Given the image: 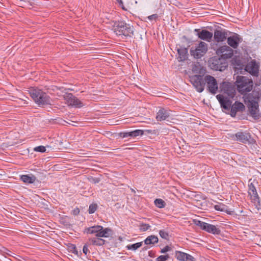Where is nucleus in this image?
<instances>
[{
	"label": "nucleus",
	"mask_w": 261,
	"mask_h": 261,
	"mask_svg": "<svg viewBox=\"0 0 261 261\" xmlns=\"http://www.w3.org/2000/svg\"><path fill=\"white\" fill-rule=\"evenodd\" d=\"M20 179L25 183L32 184L35 182L36 179V177L34 175H22L20 177Z\"/></svg>",
	"instance_id": "bb28decb"
},
{
	"label": "nucleus",
	"mask_w": 261,
	"mask_h": 261,
	"mask_svg": "<svg viewBox=\"0 0 261 261\" xmlns=\"http://www.w3.org/2000/svg\"><path fill=\"white\" fill-rule=\"evenodd\" d=\"M70 251L73 253L77 255L78 251L75 245H72L70 247Z\"/></svg>",
	"instance_id": "37998d69"
},
{
	"label": "nucleus",
	"mask_w": 261,
	"mask_h": 261,
	"mask_svg": "<svg viewBox=\"0 0 261 261\" xmlns=\"http://www.w3.org/2000/svg\"><path fill=\"white\" fill-rule=\"evenodd\" d=\"M236 83L239 92L242 94L250 92L252 89L253 81L246 76H238Z\"/></svg>",
	"instance_id": "20e7f679"
},
{
	"label": "nucleus",
	"mask_w": 261,
	"mask_h": 261,
	"mask_svg": "<svg viewBox=\"0 0 261 261\" xmlns=\"http://www.w3.org/2000/svg\"><path fill=\"white\" fill-rule=\"evenodd\" d=\"M190 81L198 92H202L204 89V76L201 75L189 76Z\"/></svg>",
	"instance_id": "39448f33"
},
{
	"label": "nucleus",
	"mask_w": 261,
	"mask_h": 261,
	"mask_svg": "<svg viewBox=\"0 0 261 261\" xmlns=\"http://www.w3.org/2000/svg\"><path fill=\"white\" fill-rule=\"evenodd\" d=\"M113 30L117 35L131 37L134 34V28L125 21H115L113 25Z\"/></svg>",
	"instance_id": "f03ea898"
},
{
	"label": "nucleus",
	"mask_w": 261,
	"mask_h": 261,
	"mask_svg": "<svg viewBox=\"0 0 261 261\" xmlns=\"http://www.w3.org/2000/svg\"><path fill=\"white\" fill-rule=\"evenodd\" d=\"M29 92L31 97L38 106L44 107L51 105V98L42 90L37 88H31Z\"/></svg>",
	"instance_id": "f257e3e1"
},
{
	"label": "nucleus",
	"mask_w": 261,
	"mask_h": 261,
	"mask_svg": "<svg viewBox=\"0 0 261 261\" xmlns=\"http://www.w3.org/2000/svg\"><path fill=\"white\" fill-rule=\"evenodd\" d=\"M260 80H261V75H260Z\"/></svg>",
	"instance_id": "8fccbe9b"
},
{
	"label": "nucleus",
	"mask_w": 261,
	"mask_h": 261,
	"mask_svg": "<svg viewBox=\"0 0 261 261\" xmlns=\"http://www.w3.org/2000/svg\"><path fill=\"white\" fill-rule=\"evenodd\" d=\"M220 88L222 91L229 96L232 97L234 95L235 90L228 83L223 82L220 86Z\"/></svg>",
	"instance_id": "412c9836"
},
{
	"label": "nucleus",
	"mask_w": 261,
	"mask_h": 261,
	"mask_svg": "<svg viewBox=\"0 0 261 261\" xmlns=\"http://www.w3.org/2000/svg\"><path fill=\"white\" fill-rule=\"evenodd\" d=\"M204 230L214 234H219L221 232V230L218 227L208 223H206Z\"/></svg>",
	"instance_id": "4be33fe9"
},
{
	"label": "nucleus",
	"mask_w": 261,
	"mask_h": 261,
	"mask_svg": "<svg viewBox=\"0 0 261 261\" xmlns=\"http://www.w3.org/2000/svg\"><path fill=\"white\" fill-rule=\"evenodd\" d=\"M220 88L222 91L229 96L232 97L234 95L235 90L228 83L223 82L220 86Z\"/></svg>",
	"instance_id": "aec40b11"
},
{
	"label": "nucleus",
	"mask_w": 261,
	"mask_h": 261,
	"mask_svg": "<svg viewBox=\"0 0 261 261\" xmlns=\"http://www.w3.org/2000/svg\"><path fill=\"white\" fill-rule=\"evenodd\" d=\"M169 258V255L166 254L165 255H160L156 258V261H166Z\"/></svg>",
	"instance_id": "c9c22d12"
},
{
	"label": "nucleus",
	"mask_w": 261,
	"mask_h": 261,
	"mask_svg": "<svg viewBox=\"0 0 261 261\" xmlns=\"http://www.w3.org/2000/svg\"><path fill=\"white\" fill-rule=\"evenodd\" d=\"M216 53L222 59H226L231 58L233 55V50L227 45H223L220 47L216 51Z\"/></svg>",
	"instance_id": "1a4fd4ad"
},
{
	"label": "nucleus",
	"mask_w": 261,
	"mask_h": 261,
	"mask_svg": "<svg viewBox=\"0 0 261 261\" xmlns=\"http://www.w3.org/2000/svg\"><path fill=\"white\" fill-rule=\"evenodd\" d=\"M248 192L251 199L254 203H259V196L257 194L256 188L252 183L249 185Z\"/></svg>",
	"instance_id": "ddd939ff"
},
{
	"label": "nucleus",
	"mask_w": 261,
	"mask_h": 261,
	"mask_svg": "<svg viewBox=\"0 0 261 261\" xmlns=\"http://www.w3.org/2000/svg\"><path fill=\"white\" fill-rule=\"evenodd\" d=\"M216 69H218V67H217V68H216Z\"/></svg>",
	"instance_id": "09e8293b"
},
{
	"label": "nucleus",
	"mask_w": 261,
	"mask_h": 261,
	"mask_svg": "<svg viewBox=\"0 0 261 261\" xmlns=\"http://www.w3.org/2000/svg\"><path fill=\"white\" fill-rule=\"evenodd\" d=\"M98 234L99 237L108 238L112 234V230L110 228H103L102 227V230L100 231Z\"/></svg>",
	"instance_id": "a878e982"
},
{
	"label": "nucleus",
	"mask_w": 261,
	"mask_h": 261,
	"mask_svg": "<svg viewBox=\"0 0 261 261\" xmlns=\"http://www.w3.org/2000/svg\"><path fill=\"white\" fill-rule=\"evenodd\" d=\"M259 64L255 60H251L249 61L245 67V70L254 76H258L259 73Z\"/></svg>",
	"instance_id": "6e6552de"
},
{
	"label": "nucleus",
	"mask_w": 261,
	"mask_h": 261,
	"mask_svg": "<svg viewBox=\"0 0 261 261\" xmlns=\"http://www.w3.org/2000/svg\"><path fill=\"white\" fill-rule=\"evenodd\" d=\"M245 110L244 105L240 102L236 101L231 106L230 109V115L234 117L237 113L242 112Z\"/></svg>",
	"instance_id": "2eb2a0df"
},
{
	"label": "nucleus",
	"mask_w": 261,
	"mask_h": 261,
	"mask_svg": "<svg viewBox=\"0 0 261 261\" xmlns=\"http://www.w3.org/2000/svg\"><path fill=\"white\" fill-rule=\"evenodd\" d=\"M216 98L220 102L221 107L225 110H229L231 105V101L227 97H225L223 95L218 94Z\"/></svg>",
	"instance_id": "dca6fc26"
},
{
	"label": "nucleus",
	"mask_w": 261,
	"mask_h": 261,
	"mask_svg": "<svg viewBox=\"0 0 261 261\" xmlns=\"http://www.w3.org/2000/svg\"><path fill=\"white\" fill-rule=\"evenodd\" d=\"M242 39L240 35L234 34L232 36H229L227 39L228 44L233 48H237L239 43L242 41Z\"/></svg>",
	"instance_id": "f8f14e48"
},
{
	"label": "nucleus",
	"mask_w": 261,
	"mask_h": 261,
	"mask_svg": "<svg viewBox=\"0 0 261 261\" xmlns=\"http://www.w3.org/2000/svg\"><path fill=\"white\" fill-rule=\"evenodd\" d=\"M142 245V242L137 243L132 245H127V248L129 250H136Z\"/></svg>",
	"instance_id": "473e14b6"
},
{
	"label": "nucleus",
	"mask_w": 261,
	"mask_h": 261,
	"mask_svg": "<svg viewBox=\"0 0 261 261\" xmlns=\"http://www.w3.org/2000/svg\"><path fill=\"white\" fill-rule=\"evenodd\" d=\"M150 227L148 224H141L140 226V229L141 231H145L149 229Z\"/></svg>",
	"instance_id": "e433bc0d"
},
{
	"label": "nucleus",
	"mask_w": 261,
	"mask_h": 261,
	"mask_svg": "<svg viewBox=\"0 0 261 261\" xmlns=\"http://www.w3.org/2000/svg\"><path fill=\"white\" fill-rule=\"evenodd\" d=\"M144 132L141 129H136L134 131L130 132V137L136 138L139 136H142Z\"/></svg>",
	"instance_id": "c756f323"
},
{
	"label": "nucleus",
	"mask_w": 261,
	"mask_h": 261,
	"mask_svg": "<svg viewBox=\"0 0 261 261\" xmlns=\"http://www.w3.org/2000/svg\"><path fill=\"white\" fill-rule=\"evenodd\" d=\"M248 109L251 116L255 119L259 118L260 115L258 110L259 97L258 93L253 91L248 96Z\"/></svg>",
	"instance_id": "7ed1b4c3"
},
{
	"label": "nucleus",
	"mask_w": 261,
	"mask_h": 261,
	"mask_svg": "<svg viewBox=\"0 0 261 261\" xmlns=\"http://www.w3.org/2000/svg\"><path fill=\"white\" fill-rule=\"evenodd\" d=\"M227 34L225 30H216L214 32V37L215 40L217 42H222L224 41L227 37Z\"/></svg>",
	"instance_id": "f3484780"
},
{
	"label": "nucleus",
	"mask_w": 261,
	"mask_h": 261,
	"mask_svg": "<svg viewBox=\"0 0 261 261\" xmlns=\"http://www.w3.org/2000/svg\"><path fill=\"white\" fill-rule=\"evenodd\" d=\"M34 150L37 152H44L46 151V148L43 146H39L35 147Z\"/></svg>",
	"instance_id": "ea45409f"
},
{
	"label": "nucleus",
	"mask_w": 261,
	"mask_h": 261,
	"mask_svg": "<svg viewBox=\"0 0 261 261\" xmlns=\"http://www.w3.org/2000/svg\"><path fill=\"white\" fill-rule=\"evenodd\" d=\"M204 86L206 84L207 90L211 94H216L218 89L217 81L216 79L210 75L204 76Z\"/></svg>",
	"instance_id": "423d86ee"
},
{
	"label": "nucleus",
	"mask_w": 261,
	"mask_h": 261,
	"mask_svg": "<svg viewBox=\"0 0 261 261\" xmlns=\"http://www.w3.org/2000/svg\"><path fill=\"white\" fill-rule=\"evenodd\" d=\"M193 222L195 225L199 226L201 229H202L203 230H204L205 227L207 223L202 222V221L197 220V219H194L193 220Z\"/></svg>",
	"instance_id": "7c9ffc66"
},
{
	"label": "nucleus",
	"mask_w": 261,
	"mask_h": 261,
	"mask_svg": "<svg viewBox=\"0 0 261 261\" xmlns=\"http://www.w3.org/2000/svg\"><path fill=\"white\" fill-rule=\"evenodd\" d=\"M83 251L85 253V255H87V254L89 252V249L88 248V247L87 245H85L83 248Z\"/></svg>",
	"instance_id": "c03bdc74"
},
{
	"label": "nucleus",
	"mask_w": 261,
	"mask_h": 261,
	"mask_svg": "<svg viewBox=\"0 0 261 261\" xmlns=\"http://www.w3.org/2000/svg\"><path fill=\"white\" fill-rule=\"evenodd\" d=\"M207 50V44L202 41H200L198 45L195 48L193 47L190 49L191 55L196 59L201 58Z\"/></svg>",
	"instance_id": "0eeeda50"
},
{
	"label": "nucleus",
	"mask_w": 261,
	"mask_h": 261,
	"mask_svg": "<svg viewBox=\"0 0 261 261\" xmlns=\"http://www.w3.org/2000/svg\"><path fill=\"white\" fill-rule=\"evenodd\" d=\"M102 229V226L100 225H96L92 227H90L86 229L87 233L89 234H95L96 237H99V233Z\"/></svg>",
	"instance_id": "5701e85b"
},
{
	"label": "nucleus",
	"mask_w": 261,
	"mask_h": 261,
	"mask_svg": "<svg viewBox=\"0 0 261 261\" xmlns=\"http://www.w3.org/2000/svg\"><path fill=\"white\" fill-rule=\"evenodd\" d=\"M170 115V110L161 108L156 114V119L158 121H161L168 118Z\"/></svg>",
	"instance_id": "a211bd4d"
},
{
	"label": "nucleus",
	"mask_w": 261,
	"mask_h": 261,
	"mask_svg": "<svg viewBox=\"0 0 261 261\" xmlns=\"http://www.w3.org/2000/svg\"><path fill=\"white\" fill-rule=\"evenodd\" d=\"M158 238L154 235H151L146 238L144 241L146 245H153L158 242Z\"/></svg>",
	"instance_id": "cd10ccee"
},
{
	"label": "nucleus",
	"mask_w": 261,
	"mask_h": 261,
	"mask_svg": "<svg viewBox=\"0 0 261 261\" xmlns=\"http://www.w3.org/2000/svg\"><path fill=\"white\" fill-rule=\"evenodd\" d=\"M119 137L122 138L130 137V132H120L118 134Z\"/></svg>",
	"instance_id": "58836bf2"
},
{
	"label": "nucleus",
	"mask_w": 261,
	"mask_h": 261,
	"mask_svg": "<svg viewBox=\"0 0 261 261\" xmlns=\"http://www.w3.org/2000/svg\"><path fill=\"white\" fill-rule=\"evenodd\" d=\"M177 50L179 55V61H185L187 58L188 49L186 48H180Z\"/></svg>",
	"instance_id": "393cba45"
},
{
	"label": "nucleus",
	"mask_w": 261,
	"mask_h": 261,
	"mask_svg": "<svg viewBox=\"0 0 261 261\" xmlns=\"http://www.w3.org/2000/svg\"><path fill=\"white\" fill-rule=\"evenodd\" d=\"M90 241L91 242L93 245L97 246H101L105 244L106 241L100 237H96L91 239Z\"/></svg>",
	"instance_id": "c85d7f7f"
},
{
	"label": "nucleus",
	"mask_w": 261,
	"mask_h": 261,
	"mask_svg": "<svg viewBox=\"0 0 261 261\" xmlns=\"http://www.w3.org/2000/svg\"><path fill=\"white\" fill-rule=\"evenodd\" d=\"M117 1L120 4H122V2L121 0H117Z\"/></svg>",
	"instance_id": "49530a36"
},
{
	"label": "nucleus",
	"mask_w": 261,
	"mask_h": 261,
	"mask_svg": "<svg viewBox=\"0 0 261 261\" xmlns=\"http://www.w3.org/2000/svg\"><path fill=\"white\" fill-rule=\"evenodd\" d=\"M97 205L96 204L92 203V204H90L89 205V210H88L89 213V214L94 213L97 210Z\"/></svg>",
	"instance_id": "72a5a7b5"
},
{
	"label": "nucleus",
	"mask_w": 261,
	"mask_h": 261,
	"mask_svg": "<svg viewBox=\"0 0 261 261\" xmlns=\"http://www.w3.org/2000/svg\"><path fill=\"white\" fill-rule=\"evenodd\" d=\"M199 38L205 40L207 42H210L213 37V33L206 30H202L199 32L198 34Z\"/></svg>",
	"instance_id": "6ab92c4d"
},
{
	"label": "nucleus",
	"mask_w": 261,
	"mask_h": 261,
	"mask_svg": "<svg viewBox=\"0 0 261 261\" xmlns=\"http://www.w3.org/2000/svg\"><path fill=\"white\" fill-rule=\"evenodd\" d=\"M64 98L68 106L76 108L83 107L82 102L71 93L66 94L64 95Z\"/></svg>",
	"instance_id": "9d476101"
},
{
	"label": "nucleus",
	"mask_w": 261,
	"mask_h": 261,
	"mask_svg": "<svg viewBox=\"0 0 261 261\" xmlns=\"http://www.w3.org/2000/svg\"><path fill=\"white\" fill-rule=\"evenodd\" d=\"M175 257L179 261H197L191 255L179 251L175 252Z\"/></svg>",
	"instance_id": "4468645a"
},
{
	"label": "nucleus",
	"mask_w": 261,
	"mask_h": 261,
	"mask_svg": "<svg viewBox=\"0 0 261 261\" xmlns=\"http://www.w3.org/2000/svg\"><path fill=\"white\" fill-rule=\"evenodd\" d=\"M192 71L197 74H199L198 75H203L205 72V70L199 63H196L193 65Z\"/></svg>",
	"instance_id": "b1692460"
},
{
	"label": "nucleus",
	"mask_w": 261,
	"mask_h": 261,
	"mask_svg": "<svg viewBox=\"0 0 261 261\" xmlns=\"http://www.w3.org/2000/svg\"><path fill=\"white\" fill-rule=\"evenodd\" d=\"M236 140L243 143H251L253 142L250 134L246 132H239L235 134Z\"/></svg>",
	"instance_id": "9b49d317"
},
{
	"label": "nucleus",
	"mask_w": 261,
	"mask_h": 261,
	"mask_svg": "<svg viewBox=\"0 0 261 261\" xmlns=\"http://www.w3.org/2000/svg\"><path fill=\"white\" fill-rule=\"evenodd\" d=\"M199 29H195V32H199Z\"/></svg>",
	"instance_id": "de8ad7c7"
},
{
	"label": "nucleus",
	"mask_w": 261,
	"mask_h": 261,
	"mask_svg": "<svg viewBox=\"0 0 261 261\" xmlns=\"http://www.w3.org/2000/svg\"><path fill=\"white\" fill-rule=\"evenodd\" d=\"M79 212H80V211H79V209L74 210L73 211V213H74V214H75V215H76V214H79Z\"/></svg>",
	"instance_id": "a18cd8bd"
},
{
	"label": "nucleus",
	"mask_w": 261,
	"mask_h": 261,
	"mask_svg": "<svg viewBox=\"0 0 261 261\" xmlns=\"http://www.w3.org/2000/svg\"><path fill=\"white\" fill-rule=\"evenodd\" d=\"M154 204L159 208H163L165 207L166 203L165 201L161 199H156L154 200Z\"/></svg>",
	"instance_id": "2f4dec72"
},
{
	"label": "nucleus",
	"mask_w": 261,
	"mask_h": 261,
	"mask_svg": "<svg viewBox=\"0 0 261 261\" xmlns=\"http://www.w3.org/2000/svg\"><path fill=\"white\" fill-rule=\"evenodd\" d=\"M159 234L161 238L165 239H167L169 237L168 233L164 230H161L159 231Z\"/></svg>",
	"instance_id": "4c0bfd02"
},
{
	"label": "nucleus",
	"mask_w": 261,
	"mask_h": 261,
	"mask_svg": "<svg viewBox=\"0 0 261 261\" xmlns=\"http://www.w3.org/2000/svg\"><path fill=\"white\" fill-rule=\"evenodd\" d=\"M225 207H226V206L223 204H217V205H215L214 206L215 210H216L217 211H222V212L225 211Z\"/></svg>",
	"instance_id": "f704fd0d"
},
{
	"label": "nucleus",
	"mask_w": 261,
	"mask_h": 261,
	"mask_svg": "<svg viewBox=\"0 0 261 261\" xmlns=\"http://www.w3.org/2000/svg\"><path fill=\"white\" fill-rule=\"evenodd\" d=\"M158 16L156 14H152L151 15H150L148 17V19L150 20V21H152L153 20H156V19L158 18Z\"/></svg>",
	"instance_id": "79ce46f5"
},
{
	"label": "nucleus",
	"mask_w": 261,
	"mask_h": 261,
	"mask_svg": "<svg viewBox=\"0 0 261 261\" xmlns=\"http://www.w3.org/2000/svg\"><path fill=\"white\" fill-rule=\"evenodd\" d=\"M171 250V248L169 246H166L164 248L161 249V253H165L167 252L170 251Z\"/></svg>",
	"instance_id": "a19ab883"
}]
</instances>
